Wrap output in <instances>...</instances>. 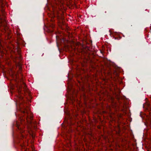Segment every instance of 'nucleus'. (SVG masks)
Segmentation results:
<instances>
[{
  "mask_svg": "<svg viewBox=\"0 0 151 151\" xmlns=\"http://www.w3.org/2000/svg\"><path fill=\"white\" fill-rule=\"evenodd\" d=\"M23 119H21V123L20 124L19 122H16V125L19 131L20 132L23 133L24 132V130L23 129V126H21V124L22 125L23 124Z\"/></svg>",
  "mask_w": 151,
  "mask_h": 151,
  "instance_id": "obj_1",
  "label": "nucleus"
},
{
  "mask_svg": "<svg viewBox=\"0 0 151 151\" xmlns=\"http://www.w3.org/2000/svg\"><path fill=\"white\" fill-rule=\"evenodd\" d=\"M104 63L105 65V66L107 67L108 69H106V70H107V71L108 72L110 73V70H111V67H110L109 65H108V64L106 63V61H104Z\"/></svg>",
  "mask_w": 151,
  "mask_h": 151,
  "instance_id": "obj_2",
  "label": "nucleus"
},
{
  "mask_svg": "<svg viewBox=\"0 0 151 151\" xmlns=\"http://www.w3.org/2000/svg\"><path fill=\"white\" fill-rule=\"evenodd\" d=\"M26 121L28 122V120L27 119V118H29L30 120H32L33 119L32 116V115L29 116V114L27 115V116L26 117Z\"/></svg>",
  "mask_w": 151,
  "mask_h": 151,
  "instance_id": "obj_3",
  "label": "nucleus"
},
{
  "mask_svg": "<svg viewBox=\"0 0 151 151\" xmlns=\"http://www.w3.org/2000/svg\"><path fill=\"white\" fill-rule=\"evenodd\" d=\"M71 49L72 50V51L73 50H74V51H76V50H77L76 47H71Z\"/></svg>",
  "mask_w": 151,
  "mask_h": 151,
  "instance_id": "obj_4",
  "label": "nucleus"
},
{
  "mask_svg": "<svg viewBox=\"0 0 151 151\" xmlns=\"http://www.w3.org/2000/svg\"><path fill=\"white\" fill-rule=\"evenodd\" d=\"M102 58H103V60H104L105 59V58H106V57H102Z\"/></svg>",
  "mask_w": 151,
  "mask_h": 151,
  "instance_id": "obj_5",
  "label": "nucleus"
},
{
  "mask_svg": "<svg viewBox=\"0 0 151 151\" xmlns=\"http://www.w3.org/2000/svg\"><path fill=\"white\" fill-rule=\"evenodd\" d=\"M26 113H26V114H27V115H28V113H27V111H25V112H26Z\"/></svg>",
  "mask_w": 151,
  "mask_h": 151,
  "instance_id": "obj_6",
  "label": "nucleus"
},
{
  "mask_svg": "<svg viewBox=\"0 0 151 151\" xmlns=\"http://www.w3.org/2000/svg\"><path fill=\"white\" fill-rule=\"evenodd\" d=\"M23 113H25V111H23Z\"/></svg>",
  "mask_w": 151,
  "mask_h": 151,
  "instance_id": "obj_7",
  "label": "nucleus"
},
{
  "mask_svg": "<svg viewBox=\"0 0 151 151\" xmlns=\"http://www.w3.org/2000/svg\"><path fill=\"white\" fill-rule=\"evenodd\" d=\"M68 49L69 50H70V48H68Z\"/></svg>",
  "mask_w": 151,
  "mask_h": 151,
  "instance_id": "obj_8",
  "label": "nucleus"
},
{
  "mask_svg": "<svg viewBox=\"0 0 151 151\" xmlns=\"http://www.w3.org/2000/svg\"><path fill=\"white\" fill-rule=\"evenodd\" d=\"M21 99H22V97H21V98H20Z\"/></svg>",
  "mask_w": 151,
  "mask_h": 151,
  "instance_id": "obj_9",
  "label": "nucleus"
},
{
  "mask_svg": "<svg viewBox=\"0 0 151 151\" xmlns=\"http://www.w3.org/2000/svg\"><path fill=\"white\" fill-rule=\"evenodd\" d=\"M104 70H105V68H104Z\"/></svg>",
  "mask_w": 151,
  "mask_h": 151,
  "instance_id": "obj_10",
  "label": "nucleus"
}]
</instances>
